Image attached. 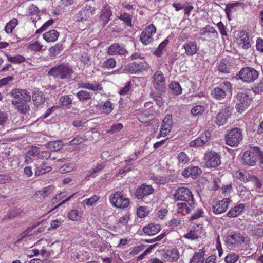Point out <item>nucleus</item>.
Wrapping results in <instances>:
<instances>
[{
  "label": "nucleus",
  "mask_w": 263,
  "mask_h": 263,
  "mask_svg": "<svg viewBox=\"0 0 263 263\" xmlns=\"http://www.w3.org/2000/svg\"><path fill=\"white\" fill-rule=\"evenodd\" d=\"M232 93V84L227 81H224L219 86L214 87L211 92V95L217 100L224 99L228 95Z\"/></svg>",
  "instance_id": "nucleus-2"
},
{
  "label": "nucleus",
  "mask_w": 263,
  "mask_h": 263,
  "mask_svg": "<svg viewBox=\"0 0 263 263\" xmlns=\"http://www.w3.org/2000/svg\"><path fill=\"white\" fill-rule=\"evenodd\" d=\"M33 102L37 106H40L45 102L44 95L41 91H37L34 93L32 96Z\"/></svg>",
  "instance_id": "nucleus-39"
},
{
  "label": "nucleus",
  "mask_w": 263,
  "mask_h": 263,
  "mask_svg": "<svg viewBox=\"0 0 263 263\" xmlns=\"http://www.w3.org/2000/svg\"><path fill=\"white\" fill-rule=\"evenodd\" d=\"M104 166L103 164H98L95 167L89 171V176L92 178L96 177L98 175L99 172L104 168Z\"/></svg>",
  "instance_id": "nucleus-51"
},
{
  "label": "nucleus",
  "mask_w": 263,
  "mask_h": 263,
  "mask_svg": "<svg viewBox=\"0 0 263 263\" xmlns=\"http://www.w3.org/2000/svg\"><path fill=\"white\" fill-rule=\"evenodd\" d=\"M73 73L71 67L68 64L64 63L52 67L48 72L49 76L61 79H70Z\"/></svg>",
  "instance_id": "nucleus-1"
},
{
  "label": "nucleus",
  "mask_w": 263,
  "mask_h": 263,
  "mask_svg": "<svg viewBox=\"0 0 263 263\" xmlns=\"http://www.w3.org/2000/svg\"><path fill=\"white\" fill-rule=\"evenodd\" d=\"M173 125L172 116L167 115L162 121L159 135L160 137L166 136L171 130Z\"/></svg>",
  "instance_id": "nucleus-21"
},
{
  "label": "nucleus",
  "mask_w": 263,
  "mask_h": 263,
  "mask_svg": "<svg viewBox=\"0 0 263 263\" xmlns=\"http://www.w3.org/2000/svg\"><path fill=\"white\" fill-rule=\"evenodd\" d=\"M137 157L135 155V154L133 155H130L129 156V159L128 160H126L125 161V162H126V166L123 168L122 170L120 171V172L123 173L126 172H128L131 170V164H130V161H135L137 160Z\"/></svg>",
  "instance_id": "nucleus-58"
},
{
  "label": "nucleus",
  "mask_w": 263,
  "mask_h": 263,
  "mask_svg": "<svg viewBox=\"0 0 263 263\" xmlns=\"http://www.w3.org/2000/svg\"><path fill=\"white\" fill-rule=\"evenodd\" d=\"M205 234L201 224H198L196 227H193L189 232L183 236L185 238L196 240Z\"/></svg>",
  "instance_id": "nucleus-20"
},
{
  "label": "nucleus",
  "mask_w": 263,
  "mask_h": 263,
  "mask_svg": "<svg viewBox=\"0 0 263 263\" xmlns=\"http://www.w3.org/2000/svg\"><path fill=\"white\" fill-rule=\"evenodd\" d=\"M109 200L113 206L119 209H125L129 204V200L123 196L121 192H116L109 196Z\"/></svg>",
  "instance_id": "nucleus-6"
},
{
  "label": "nucleus",
  "mask_w": 263,
  "mask_h": 263,
  "mask_svg": "<svg viewBox=\"0 0 263 263\" xmlns=\"http://www.w3.org/2000/svg\"><path fill=\"white\" fill-rule=\"evenodd\" d=\"M53 190L54 187L52 186H48L43 188L42 190L39 191L38 195L41 197L44 198L53 193Z\"/></svg>",
  "instance_id": "nucleus-55"
},
{
  "label": "nucleus",
  "mask_w": 263,
  "mask_h": 263,
  "mask_svg": "<svg viewBox=\"0 0 263 263\" xmlns=\"http://www.w3.org/2000/svg\"><path fill=\"white\" fill-rule=\"evenodd\" d=\"M242 130L237 127L233 128L227 131L225 136L226 143L231 147H237L243 139Z\"/></svg>",
  "instance_id": "nucleus-3"
},
{
  "label": "nucleus",
  "mask_w": 263,
  "mask_h": 263,
  "mask_svg": "<svg viewBox=\"0 0 263 263\" xmlns=\"http://www.w3.org/2000/svg\"><path fill=\"white\" fill-rule=\"evenodd\" d=\"M168 41L167 39L165 40L163 42L161 43L157 48L154 51V54L157 56H160L162 54V51L165 48L166 46L168 44Z\"/></svg>",
  "instance_id": "nucleus-59"
},
{
  "label": "nucleus",
  "mask_w": 263,
  "mask_h": 263,
  "mask_svg": "<svg viewBox=\"0 0 263 263\" xmlns=\"http://www.w3.org/2000/svg\"><path fill=\"white\" fill-rule=\"evenodd\" d=\"M156 28L151 24L148 25L141 33L140 40L144 45L150 44L153 41V35L155 33Z\"/></svg>",
  "instance_id": "nucleus-17"
},
{
  "label": "nucleus",
  "mask_w": 263,
  "mask_h": 263,
  "mask_svg": "<svg viewBox=\"0 0 263 263\" xmlns=\"http://www.w3.org/2000/svg\"><path fill=\"white\" fill-rule=\"evenodd\" d=\"M249 232L253 236L261 237L263 235V228L255 225H249L248 227Z\"/></svg>",
  "instance_id": "nucleus-38"
},
{
  "label": "nucleus",
  "mask_w": 263,
  "mask_h": 263,
  "mask_svg": "<svg viewBox=\"0 0 263 263\" xmlns=\"http://www.w3.org/2000/svg\"><path fill=\"white\" fill-rule=\"evenodd\" d=\"M51 170V167L47 165L46 162H44L40 165L36 167L35 171V176H40L49 172Z\"/></svg>",
  "instance_id": "nucleus-37"
},
{
  "label": "nucleus",
  "mask_w": 263,
  "mask_h": 263,
  "mask_svg": "<svg viewBox=\"0 0 263 263\" xmlns=\"http://www.w3.org/2000/svg\"><path fill=\"white\" fill-rule=\"evenodd\" d=\"M43 46L37 41L30 44L28 45V49L36 52L40 51L42 49Z\"/></svg>",
  "instance_id": "nucleus-63"
},
{
  "label": "nucleus",
  "mask_w": 263,
  "mask_h": 263,
  "mask_svg": "<svg viewBox=\"0 0 263 263\" xmlns=\"http://www.w3.org/2000/svg\"><path fill=\"white\" fill-rule=\"evenodd\" d=\"M177 158L179 165L188 163L190 160L188 155L184 152L179 153L177 155Z\"/></svg>",
  "instance_id": "nucleus-49"
},
{
  "label": "nucleus",
  "mask_w": 263,
  "mask_h": 263,
  "mask_svg": "<svg viewBox=\"0 0 263 263\" xmlns=\"http://www.w3.org/2000/svg\"><path fill=\"white\" fill-rule=\"evenodd\" d=\"M174 199L176 201H191L194 200L191 190L184 186L178 187L175 191Z\"/></svg>",
  "instance_id": "nucleus-13"
},
{
  "label": "nucleus",
  "mask_w": 263,
  "mask_h": 263,
  "mask_svg": "<svg viewBox=\"0 0 263 263\" xmlns=\"http://www.w3.org/2000/svg\"><path fill=\"white\" fill-rule=\"evenodd\" d=\"M6 56L9 61L15 64H20L25 61V58L21 55H16L15 56H11L6 54Z\"/></svg>",
  "instance_id": "nucleus-48"
},
{
  "label": "nucleus",
  "mask_w": 263,
  "mask_h": 263,
  "mask_svg": "<svg viewBox=\"0 0 263 263\" xmlns=\"http://www.w3.org/2000/svg\"><path fill=\"white\" fill-rule=\"evenodd\" d=\"M18 24V20L16 18H13L10 20L6 25L4 30L5 32L10 34L12 32L13 30L15 28L16 25Z\"/></svg>",
  "instance_id": "nucleus-45"
},
{
  "label": "nucleus",
  "mask_w": 263,
  "mask_h": 263,
  "mask_svg": "<svg viewBox=\"0 0 263 263\" xmlns=\"http://www.w3.org/2000/svg\"><path fill=\"white\" fill-rule=\"evenodd\" d=\"M86 141L85 137L77 136L69 142V145H77L81 144Z\"/></svg>",
  "instance_id": "nucleus-61"
},
{
  "label": "nucleus",
  "mask_w": 263,
  "mask_h": 263,
  "mask_svg": "<svg viewBox=\"0 0 263 263\" xmlns=\"http://www.w3.org/2000/svg\"><path fill=\"white\" fill-rule=\"evenodd\" d=\"M96 8L90 5H86L83 9L78 11L76 16V21L83 23L90 20L95 14Z\"/></svg>",
  "instance_id": "nucleus-10"
},
{
  "label": "nucleus",
  "mask_w": 263,
  "mask_h": 263,
  "mask_svg": "<svg viewBox=\"0 0 263 263\" xmlns=\"http://www.w3.org/2000/svg\"><path fill=\"white\" fill-rule=\"evenodd\" d=\"M154 192V189L152 185L143 183L136 189L134 193V197L138 200L146 202L145 200Z\"/></svg>",
  "instance_id": "nucleus-8"
},
{
  "label": "nucleus",
  "mask_w": 263,
  "mask_h": 263,
  "mask_svg": "<svg viewBox=\"0 0 263 263\" xmlns=\"http://www.w3.org/2000/svg\"><path fill=\"white\" fill-rule=\"evenodd\" d=\"M116 61L114 58H109L102 63L101 67L103 68L110 69L116 67Z\"/></svg>",
  "instance_id": "nucleus-42"
},
{
  "label": "nucleus",
  "mask_w": 263,
  "mask_h": 263,
  "mask_svg": "<svg viewBox=\"0 0 263 263\" xmlns=\"http://www.w3.org/2000/svg\"><path fill=\"white\" fill-rule=\"evenodd\" d=\"M205 253V250L204 248L200 249L198 252L194 254L189 263H204Z\"/></svg>",
  "instance_id": "nucleus-33"
},
{
  "label": "nucleus",
  "mask_w": 263,
  "mask_h": 263,
  "mask_svg": "<svg viewBox=\"0 0 263 263\" xmlns=\"http://www.w3.org/2000/svg\"><path fill=\"white\" fill-rule=\"evenodd\" d=\"M11 95L15 99L18 101L24 102L29 101L31 100V96L27 90L21 89H14L11 92Z\"/></svg>",
  "instance_id": "nucleus-22"
},
{
  "label": "nucleus",
  "mask_w": 263,
  "mask_h": 263,
  "mask_svg": "<svg viewBox=\"0 0 263 263\" xmlns=\"http://www.w3.org/2000/svg\"><path fill=\"white\" fill-rule=\"evenodd\" d=\"M239 258V255L232 253L227 255L224 259L227 263H235L238 260Z\"/></svg>",
  "instance_id": "nucleus-62"
},
{
  "label": "nucleus",
  "mask_w": 263,
  "mask_h": 263,
  "mask_svg": "<svg viewBox=\"0 0 263 263\" xmlns=\"http://www.w3.org/2000/svg\"><path fill=\"white\" fill-rule=\"evenodd\" d=\"M171 92L175 95H180L182 93V88L180 84L176 81L172 82L169 85Z\"/></svg>",
  "instance_id": "nucleus-43"
},
{
  "label": "nucleus",
  "mask_w": 263,
  "mask_h": 263,
  "mask_svg": "<svg viewBox=\"0 0 263 263\" xmlns=\"http://www.w3.org/2000/svg\"><path fill=\"white\" fill-rule=\"evenodd\" d=\"M201 173V170L199 167L190 166L182 172V175L185 177L191 176L194 178Z\"/></svg>",
  "instance_id": "nucleus-31"
},
{
  "label": "nucleus",
  "mask_w": 263,
  "mask_h": 263,
  "mask_svg": "<svg viewBox=\"0 0 263 263\" xmlns=\"http://www.w3.org/2000/svg\"><path fill=\"white\" fill-rule=\"evenodd\" d=\"M67 195L66 192H62L60 193L55 195L50 201L51 205H53L59 202L60 200H62Z\"/></svg>",
  "instance_id": "nucleus-60"
},
{
  "label": "nucleus",
  "mask_w": 263,
  "mask_h": 263,
  "mask_svg": "<svg viewBox=\"0 0 263 263\" xmlns=\"http://www.w3.org/2000/svg\"><path fill=\"white\" fill-rule=\"evenodd\" d=\"M107 53L109 55H115L117 54L123 55L127 53V51L122 44L114 43L108 47Z\"/></svg>",
  "instance_id": "nucleus-24"
},
{
  "label": "nucleus",
  "mask_w": 263,
  "mask_h": 263,
  "mask_svg": "<svg viewBox=\"0 0 263 263\" xmlns=\"http://www.w3.org/2000/svg\"><path fill=\"white\" fill-rule=\"evenodd\" d=\"M205 165L208 168L216 167L220 164V155L216 152L211 151L205 153Z\"/></svg>",
  "instance_id": "nucleus-18"
},
{
  "label": "nucleus",
  "mask_w": 263,
  "mask_h": 263,
  "mask_svg": "<svg viewBox=\"0 0 263 263\" xmlns=\"http://www.w3.org/2000/svg\"><path fill=\"white\" fill-rule=\"evenodd\" d=\"M180 257V254L177 248L167 250L163 255L164 261L168 262L177 261Z\"/></svg>",
  "instance_id": "nucleus-26"
},
{
  "label": "nucleus",
  "mask_w": 263,
  "mask_h": 263,
  "mask_svg": "<svg viewBox=\"0 0 263 263\" xmlns=\"http://www.w3.org/2000/svg\"><path fill=\"white\" fill-rule=\"evenodd\" d=\"M48 145L50 151L55 152L62 148L63 143L62 141H54L49 142Z\"/></svg>",
  "instance_id": "nucleus-41"
},
{
  "label": "nucleus",
  "mask_w": 263,
  "mask_h": 263,
  "mask_svg": "<svg viewBox=\"0 0 263 263\" xmlns=\"http://www.w3.org/2000/svg\"><path fill=\"white\" fill-rule=\"evenodd\" d=\"M77 86L79 88H84L92 91H101L103 89L102 85L95 82L92 83H87L84 82H79L77 84Z\"/></svg>",
  "instance_id": "nucleus-28"
},
{
  "label": "nucleus",
  "mask_w": 263,
  "mask_h": 263,
  "mask_svg": "<svg viewBox=\"0 0 263 263\" xmlns=\"http://www.w3.org/2000/svg\"><path fill=\"white\" fill-rule=\"evenodd\" d=\"M204 111L205 109L203 106L197 105L191 109V112L193 116L197 117L203 114Z\"/></svg>",
  "instance_id": "nucleus-57"
},
{
  "label": "nucleus",
  "mask_w": 263,
  "mask_h": 263,
  "mask_svg": "<svg viewBox=\"0 0 263 263\" xmlns=\"http://www.w3.org/2000/svg\"><path fill=\"white\" fill-rule=\"evenodd\" d=\"M12 104L15 106L19 112L23 114H27L30 109L29 105L24 101L13 100Z\"/></svg>",
  "instance_id": "nucleus-32"
},
{
  "label": "nucleus",
  "mask_w": 263,
  "mask_h": 263,
  "mask_svg": "<svg viewBox=\"0 0 263 263\" xmlns=\"http://www.w3.org/2000/svg\"><path fill=\"white\" fill-rule=\"evenodd\" d=\"M239 78L243 82L251 83L258 77V72L254 68L245 67L241 69L238 74Z\"/></svg>",
  "instance_id": "nucleus-9"
},
{
  "label": "nucleus",
  "mask_w": 263,
  "mask_h": 263,
  "mask_svg": "<svg viewBox=\"0 0 263 263\" xmlns=\"http://www.w3.org/2000/svg\"><path fill=\"white\" fill-rule=\"evenodd\" d=\"M151 178L158 184H165L169 181V179L164 176L153 175L151 177Z\"/></svg>",
  "instance_id": "nucleus-54"
},
{
  "label": "nucleus",
  "mask_w": 263,
  "mask_h": 263,
  "mask_svg": "<svg viewBox=\"0 0 263 263\" xmlns=\"http://www.w3.org/2000/svg\"><path fill=\"white\" fill-rule=\"evenodd\" d=\"M24 213V210L21 208H17L11 210L7 215L8 219H12L22 215Z\"/></svg>",
  "instance_id": "nucleus-53"
},
{
  "label": "nucleus",
  "mask_w": 263,
  "mask_h": 263,
  "mask_svg": "<svg viewBox=\"0 0 263 263\" xmlns=\"http://www.w3.org/2000/svg\"><path fill=\"white\" fill-rule=\"evenodd\" d=\"M210 134L207 132L201 134L199 137L189 143L192 147L203 146L210 141Z\"/></svg>",
  "instance_id": "nucleus-23"
},
{
  "label": "nucleus",
  "mask_w": 263,
  "mask_h": 263,
  "mask_svg": "<svg viewBox=\"0 0 263 263\" xmlns=\"http://www.w3.org/2000/svg\"><path fill=\"white\" fill-rule=\"evenodd\" d=\"M152 83L154 88L159 92L164 91L166 88L165 79L163 72L157 70L152 77Z\"/></svg>",
  "instance_id": "nucleus-14"
},
{
  "label": "nucleus",
  "mask_w": 263,
  "mask_h": 263,
  "mask_svg": "<svg viewBox=\"0 0 263 263\" xmlns=\"http://www.w3.org/2000/svg\"><path fill=\"white\" fill-rule=\"evenodd\" d=\"M226 242L229 247H238L241 244L248 246L250 239L249 237L243 236L240 233H236L228 235L226 237Z\"/></svg>",
  "instance_id": "nucleus-5"
},
{
  "label": "nucleus",
  "mask_w": 263,
  "mask_h": 263,
  "mask_svg": "<svg viewBox=\"0 0 263 263\" xmlns=\"http://www.w3.org/2000/svg\"><path fill=\"white\" fill-rule=\"evenodd\" d=\"M82 216V212L78 210H71L67 214L68 218L72 221L80 220Z\"/></svg>",
  "instance_id": "nucleus-40"
},
{
  "label": "nucleus",
  "mask_w": 263,
  "mask_h": 263,
  "mask_svg": "<svg viewBox=\"0 0 263 263\" xmlns=\"http://www.w3.org/2000/svg\"><path fill=\"white\" fill-rule=\"evenodd\" d=\"M261 155L262 153L258 149L246 151L243 154V163L244 164L248 166H254L258 158Z\"/></svg>",
  "instance_id": "nucleus-7"
},
{
  "label": "nucleus",
  "mask_w": 263,
  "mask_h": 263,
  "mask_svg": "<svg viewBox=\"0 0 263 263\" xmlns=\"http://www.w3.org/2000/svg\"><path fill=\"white\" fill-rule=\"evenodd\" d=\"M184 50V54L188 57H191L196 54L198 51L197 43L193 41L185 42L182 46Z\"/></svg>",
  "instance_id": "nucleus-25"
},
{
  "label": "nucleus",
  "mask_w": 263,
  "mask_h": 263,
  "mask_svg": "<svg viewBox=\"0 0 263 263\" xmlns=\"http://www.w3.org/2000/svg\"><path fill=\"white\" fill-rule=\"evenodd\" d=\"M118 19L121 20L128 26H132V16L127 13L121 14L118 17Z\"/></svg>",
  "instance_id": "nucleus-56"
},
{
  "label": "nucleus",
  "mask_w": 263,
  "mask_h": 263,
  "mask_svg": "<svg viewBox=\"0 0 263 263\" xmlns=\"http://www.w3.org/2000/svg\"><path fill=\"white\" fill-rule=\"evenodd\" d=\"M112 15V11L108 5H105L100 15V22L103 26L104 27L110 21V18Z\"/></svg>",
  "instance_id": "nucleus-29"
},
{
  "label": "nucleus",
  "mask_w": 263,
  "mask_h": 263,
  "mask_svg": "<svg viewBox=\"0 0 263 263\" xmlns=\"http://www.w3.org/2000/svg\"><path fill=\"white\" fill-rule=\"evenodd\" d=\"M161 229L160 225L159 224L150 223L145 226L143 232L148 235H153L157 234Z\"/></svg>",
  "instance_id": "nucleus-35"
},
{
  "label": "nucleus",
  "mask_w": 263,
  "mask_h": 263,
  "mask_svg": "<svg viewBox=\"0 0 263 263\" xmlns=\"http://www.w3.org/2000/svg\"><path fill=\"white\" fill-rule=\"evenodd\" d=\"M72 101V99L68 95L63 96L59 99V102L61 105L67 108H69L71 107Z\"/></svg>",
  "instance_id": "nucleus-50"
},
{
  "label": "nucleus",
  "mask_w": 263,
  "mask_h": 263,
  "mask_svg": "<svg viewBox=\"0 0 263 263\" xmlns=\"http://www.w3.org/2000/svg\"><path fill=\"white\" fill-rule=\"evenodd\" d=\"M200 36H204L202 41L208 42L216 41L218 39V34L215 29L210 25H206L199 30Z\"/></svg>",
  "instance_id": "nucleus-12"
},
{
  "label": "nucleus",
  "mask_w": 263,
  "mask_h": 263,
  "mask_svg": "<svg viewBox=\"0 0 263 263\" xmlns=\"http://www.w3.org/2000/svg\"><path fill=\"white\" fill-rule=\"evenodd\" d=\"M231 202L228 198H224L222 200L216 201L212 205L213 212L215 214H219L224 213L228 209Z\"/></svg>",
  "instance_id": "nucleus-19"
},
{
  "label": "nucleus",
  "mask_w": 263,
  "mask_h": 263,
  "mask_svg": "<svg viewBox=\"0 0 263 263\" xmlns=\"http://www.w3.org/2000/svg\"><path fill=\"white\" fill-rule=\"evenodd\" d=\"M100 197L97 195H93L89 198L84 199L81 204L83 205L92 206L95 205L97 202L99 200Z\"/></svg>",
  "instance_id": "nucleus-46"
},
{
  "label": "nucleus",
  "mask_w": 263,
  "mask_h": 263,
  "mask_svg": "<svg viewBox=\"0 0 263 263\" xmlns=\"http://www.w3.org/2000/svg\"><path fill=\"white\" fill-rule=\"evenodd\" d=\"M114 108V104L110 101H106L104 103L102 107V112L106 114H109L112 111Z\"/></svg>",
  "instance_id": "nucleus-52"
},
{
  "label": "nucleus",
  "mask_w": 263,
  "mask_h": 263,
  "mask_svg": "<svg viewBox=\"0 0 263 263\" xmlns=\"http://www.w3.org/2000/svg\"><path fill=\"white\" fill-rule=\"evenodd\" d=\"M245 206L242 203L236 204L235 206L230 209L226 215L230 218H234L241 215L245 210Z\"/></svg>",
  "instance_id": "nucleus-30"
},
{
  "label": "nucleus",
  "mask_w": 263,
  "mask_h": 263,
  "mask_svg": "<svg viewBox=\"0 0 263 263\" xmlns=\"http://www.w3.org/2000/svg\"><path fill=\"white\" fill-rule=\"evenodd\" d=\"M231 65L229 60L224 59L221 60L217 66V70L223 73H229L231 71Z\"/></svg>",
  "instance_id": "nucleus-34"
},
{
  "label": "nucleus",
  "mask_w": 263,
  "mask_h": 263,
  "mask_svg": "<svg viewBox=\"0 0 263 263\" xmlns=\"http://www.w3.org/2000/svg\"><path fill=\"white\" fill-rule=\"evenodd\" d=\"M237 42L239 45L245 49H248L251 47L248 34L245 31H240L238 33Z\"/></svg>",
  "instance_id": "nucleus-27"
},
{
  "label": "nucleus",
  "mask_w": 263,
  "mask_h": 263,
  "mask_svg": "<svg viewBox=\"0 0 263 263\" xmlns=\"http://www.w3.org/2000/svg\"><path fill=\"white\" fill-rule=\"evenodd\" d=\"M195 212L189 218L190 220L197 219L200 217H203L204 212L202 209H196L194 210Z\"/></svg>",
  "instance_id": "nucleus-64"
},
{
  "label": "nucleus",
  "mask_w": 263,
  "mask_h": 263,
  "mask_svg": "<svg viewBox=\"0 0 263 263\" xmlns=\"http://www.w3.org/2000/svg\"><path fill=\"white\" fill-rule=\"evenodd\" d=\"M236 109L240 113L243 112L252 101L247 90L238 92L236 96Z\"/></svg>",
  "instance_id": "nucleus-4"
},
{
  "label": "nucleus",
  "mask_w": 263,
  "mask_h": 263,
  "mask_svg": "<svg viewBox=\"0 0 263 263\" xmlns=\"http://www.w3.org/2000/svg\"><path fill=\"white\" fill-rule=\"evenodd\" d=\"M238 192L239 196L244 201L249 199L252 196L250 191L244 186L240 187Z\"/></svg>",
  "instance_id": "nucleus-44"
},
{
  "label": "nucleus",
  "mask_w": 263,
  "mask_h": 263,
  "mask_svg": "<svg viewBox=\"0 0 263 263\" xmlns=\"http://www.w3.org/2000/svg\"><path fill=\"white\" fill-rule=\"evenodd\" d=\"M197 208V204L194 200L178 202L175 205V210L178 213L185 215L190 213Z\"/></svg>",
  "instance_id": "nucleus-15"
},
{
  "label": "nucleus",
  "mask_w": 263,
  "mask_h": 263,
  "mask_svg": "<svg viewBox=\"0 0 263 263\" xmlns=\"http://www.w3.org/2000/svg\"><path fill=\"white\" fill-rule=\"evenodd\" d=\"M92 94L86 90H81L76 93V96L81 102L91 99Z\"/></svg>",
  "instance_id": "nucleus-47"
},
{
  "label": "nucleus",
  "mask_w": 263,
  "mask_h": 263,
  "mask_svg": "<svg viewBox=\"0 0 263 263\" xmlns=\"http://www.w3.org/2000/svg\"><path fill=\"white\" fill-rule=\"evenodd\" d=\"M148 69V64L145 61L133 62L124 68V70L132 74H139Z\"/></svg>",
  "instance_id": "nucleus-11"
},
{
  "label": "nucleus",
  "mask_w": 263,
  "mask_h": 263,
  "mask_svg": "<svg viewBox=\"0 0 263 263\" xmlns=\"http://www.w3.org/2000/svg\"><path fill=\"white\" fill-rule=\"evenodd\" d=\"M59 35L55 30H51L43 34V39L47 42H54L57 40Z\"/></svg>",
  "instance_id": "nucleus-36"
},
{
  "label": "nucleus",
  "mask_w": 263,
  "mask_h": 263,
  "mask_svg": "<svg viewBox=\"0 0 263 263\" xmlns=\"http://www.w3.org/2000/svg\"><path fill=\"white\" fill-rule=\"evenodd\" d=\"M231 115V109L229 106L226 105L217 114L215 122L218 126H222L227 123Z\"/></svg>",
  "instance_id": "nucleus-16"
}]
</instances>
